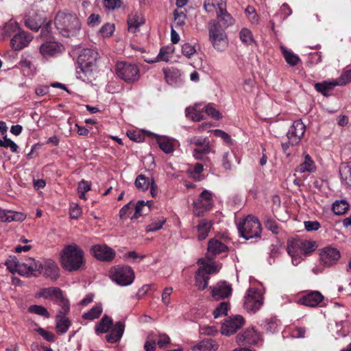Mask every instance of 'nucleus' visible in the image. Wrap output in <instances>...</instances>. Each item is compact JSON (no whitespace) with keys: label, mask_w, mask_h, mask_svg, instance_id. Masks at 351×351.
I'll use <instances>...</instances> for the list:
<instances>
[{"label":"nucleus","mask_w":351,"mask_h":351,"mask_svg":"<svg viewBox=\"0 0 351 351\" xmlns=\"http://www.w3.org/2000/svg\"><path fill=\"white\" fill-rule=\"evenodd\" d=\"M41 271L47 278L56 280L59 278V268L56 263L52 260H48L43 265Z\"/></svg>","instance_id":"22"},{"label":"nucleus","mask_w":351,"mask_h":351,"mask_svg":"<svg viewBox=\"0 0 351 351\" xmlns=\"http://www.w3.org/2000/svg\"><path fill=\"white\" fill-rule=\"evenodd\" d=\"M53 21L51 20L47 21L42 25L40 29V33L39 35L40 39L43 40H49L54 39V32L52 27Z\"/></svg>","instance_id":"30"},{"label":"nucleus","mask_w":351,"mask_h":351,"mask_svg":"<svg viewBox=\"0 0 351 351\" xmlns=\"http://www.w3.org/2000/svg\"><path fill=\"white\" fill-rule=\"evenodd\" d=\"M228 302H221L213 312L214 317L217 318L223 315H226L228 310Z\"/></svg>","instance_id":"57"},{"label":"nucleus","mask_w":351,"mask_h":351,"mask_svg":"<svg viewBox=\"0 0 351 351\" xmlns=\"http://www.w3.org/2000/svg\"><path fill=\"white\" fill-rule=\"evenodd\" d=\"M25 219V215L20 212L0 208V221H22Z\"/></svg>","instance_id":"24"},{"label":"nucleus","mask_w":351,"mask_h":351,"mask_svg":"<svg viewBox=\"0 0 351 351\" xmlns=\"http://www.w3.org/2000/svg\"><path fill=\"white\" fill-rule=\"evenodd\" d=\"M19 64L22 69H27L29 70L28 74L33 73V72L36 70L35 66L31 60L27 58L22 57L19 62Z\"/></svg>","instance_id":"59"},{"label":"nucleus","mask_w":351,"mask_h":351,"mask_svg":"<svg viewBox=\"0 0 351 351\" xmlns=\"http://www.w3.org/2000/svg\"><path fill=\"white\" fill-rule=\"evenodd\" d=\"M218 348L217 343L213 339H206L201 341L195 347V351H216Z\"/></svg>","instance_id":"38"},{"label":"nucleus","mask_w":351,"mask_h":351,"mask_svg":"<svg viewBox=\"0 0 351 351\" xmlns=\"http://www.w3.org/2000/svg\"><path fill=\"white\" fill-rule=\"evenodd\" d=\"M315 168V163L311 157L306 154L304 160L297 167L296 171L300 173L311 172Z\"/></svg>","instance_id":"42"},{"label":"nucleus","mask_w":351,"mask_h":351,"mask_svg":"<svg viewBox=\"0 0 351 351\" xmlns=\"http://www.w3.org/2000/svg\"><path fill=\"white\" fill-rule=\"evenodd\" d=\"M103 312V308L101 304L94 306L89 311L82 315V318L86 320L92 321L99 318Z\"/></svg>","instance_id":"40"},{"label":"nucleus","mask_w":351,"mask_h":351,"mask_svg":"<svg viewBox=\"0 0 351 351\" xmlns=\"http://www.w3.org/2000/svg\"><path fill=\"white\" fill-rule=\"evenodd\" d=\"M228 251V246L221 241L211 239L208 243L206 256L208 260H213L216 256Z\"/></svg>","instance_id":"18"},{"label":"nucleus","mask_w":351,"mask_h":351,"mask_svg":"<svg viewBox=\"0 0 351 351\" xmlns=\"http://www.w3.org/2000/svg\"><path fill=\"white\" fill-rule=\"evenodd\" d=\"M339 174L342 182L351 188V166L346 164L341 165Z\"/></svg>","instance_id":"41"},{"label":"nucleus","mask_w":351,"mask_h":351,"mask_svg":"<svg viewBox=\"0 0 351 351\" xmlns=\"http://www.w3.org/2000/svg\"><path fill=\"white\" fill-rule=\"evenodd\" d=\"M71 325V322L66 315L57 314L56 316V329L59 335L66 333Z\"/></svg>","instance_id":"26"},{"label":"nucleus","mask_w":351,"mask_h":351,"mask_svg":"<svg viewBox=\"0 0 351 351\" xmlns=\"http://www.w3.org/2000/svg\"><path fill=\"white\" fill-rule=\"evenodd\" d=\"M54 302L60 306V309L58 311V314L66 315L70 312V303L69 300L64 296L63 291Z\"/></svg>","instance_id":"39"},{"label":"nucleus","mask_w":351,"mask_h":351,"mask_svg":"<svg viewBox=\"0 0 351 351\" xmlns=\"http://www.w3.org/2000/svg\"><path fill=\"white\" fill-rule=\"evenodd\" d=\"M280 50L287 63L291 66H296L300 61V57L292 51L287 49L285 47L281 46Z\"/></svg>","instance_id":"36"},{"label":"nucleus","mask_w":351,"mask_h":351,"mask_svg":"<svg viewBox=\"0 0 351 351\" xmlns=\"http://www.w3.org/2000/svg\"><path fill=\"white\" fill-rule=\"evenodd\" d=\"M226 29L216 20H212L208 24L209 40L217 51H223L228 45Z\"/></svg>","instance_id":"3"},{"label":"nucleus","mask_w":351,"mask_h":351,"mask_svg":"<svg viewBox=\"0 0 351 351\" xmlns=\"http://www.w3.org/2000/svg\"><path fill=\"white\" fill-rule=\"evenodd\" d=\"M263 304V295L261 290L250 287L247 289L243 306L247 311L256 312L261 307Z\"/></svg>","instance_id":"8"},{"label":"nucleus","mask_w":351,"mask_h":351,"mask_svg":"<svg viewBox=\"0 0 351 351\" xmlns=\"http://www.w3.org/2000/svg\"><path fill=\"white\" fill-rule=\"evenodd\" d=\"M213 132L215 136L221 138L226 144H232V139L228 133L219 129L213 130Z\"/></svg>","instance_id":"61"},{"label":"nucleus","mask_w":351,"mask_h":351,"mask_svg":"<svg viewBox=\"0 0 351 351\" xmlns=\"http://www.w3.org/2000/svg\"><path fill=\"white\" fill-rule=\"evenodd\" d=\"M111 328L110 334L106 336V339L109 343H114L121 339L125 330V324L123 322L119 321Z\"/></svg>","instance_id":"21"},{"label":"nucleus","mask_w":351,"mask_h":351,"mask_svg":"<svg viewBox=\"0 0 351 351\" xmlns=\"http://www.w3.org/2000/svg\"><path fill=\"white\" fill-rule=\"evenodd\" d=\"M338 83L334 82L323 81L322 82L315 83L314 85L315 89L322 93L325 97H328L330 94V92L337 86Z\"/></svg>","instance_id":"33"},{"label":"nucleus","mask_w":351,"mask_h":351,"mask_svg":"<svg viewBox=\"0 0 351 351\" xmlns=\"http://www.w3.org/2000/svg\"><path fill=\"white\" fill-rule=\"evenodd\" d=\"M116 73L119 77L127 83H134L140 78V70L135 64L119 62L116 64Z\"/></svg>","instance_id":"6"},{"label":"nucleus","mask_w":351,"mask_h":351,"mask_svg":"<svg viewBox=\"0 0 351 351\" xmlns=\"http://www.w3.org/2000/svg\"><path fill=\"white\" fill-rule=\"evenodd\" d=\"M111 279L121 286L131 285L134 280V271L128 265H116L110 270Z\"/></svg>","instance_id":"5"},{"label":"nucleus","mask_w":351,"mask_h":351,"mask_svg":"<svg viewBox=\"0 0 351 351\" xmlns=\"http://www.w3.org/2000/svg\"><path fill=\"white\" fill-rule=\"evenodd\" d=\"M28 312L40 315L45 318H49L50 317V314L47 311V308L40 305L34 304L29 306L28 308Z\"/></svg>","instance_id":"52"},{"label":"nucleus","mask_w":351,"mask_h":351,"mask_svg":"<svg viewBox=\"0 0 351 351\" xmlns=\"http://www.w3.org/2000/svg\"><path fill=\"white\" fill-rule=\"evenodd\" d=\"M264 224L265 228L273 234H278L279 233V226L276 221L272 217L266 216L264 219Z\"/></svg>","instance_id":"49"},{"label":"nucleus","mask_w":351,"mask_h":351,"mask_svg":"<svg viewBox=\"0 0 351 351\" xmlns=\"http://www.w3.org/2000/svg\"><path fill=\"white\" fill-rule=\"evenodd\" d=\"M217 20L223 27L228 28L234 23V19L226 9L223 12H217Z\"/></svg>","instance_id":"35"},{"label":"nucleus","mask_w":351,"mask_h":351,"mask_svg":"<svg viewBox=\"0 0 351 351\" xmlns=\"http://www.w3.org/2000/svg\"><path fill=\"white\" fill-rule=\"evenodd\" d=\"M209 276L204 269L199 268L195 276V285L199 290H204L208 284Z\"/></svg>","instance_id":"29"},{"label":"nucleus","mask_w":351,"mask_h":351,"mask_svg":"<svg viewBox=\"0 0 351 351\" xmlns=\"http://www.w3.org/2000/svg\"><path fill=\"white\" fill-rule=\"evenodd\" d=\"M152 178L150 180L148 177L143 174L138 175L135 180L136 187L142 191L147 190L152 182Z\"/></svg>","instance_id":"43"},{"label":"nucleus","mask_w":351,"mask_h":351,"mask_svg":"<svg viewBox=\"0 0 351 351\" xmlns=\"http://www.w3.org/2000/svg\"><path fill=\"white\" fill-rule=\"evenodd\" d=\"M99 57L97 51L91 49H83L77 58L78 68L80 69L82 73H87L92 71V67L95 64L96 60Z\"/></svg>","instance_id":"9"},{"label":"nucleus","mask_w":351,"mask_h":351,"mask_svg":"<svg viewBox=\"0 0 351 351\" xmlns=\"http://www.w3.org/2000/svg\"><path fill=\"white\" fill-rule=\"evenodd\" d=\"M62 45L56 40V38L49 40H43L40 46V53L44 57H51L61 51Z\"/></svg>","instance_id":"19"},{"label":"nucleus","mask_w":351,"mask_h":351,"mask_svg":"<svg viewBox=\"0 0 351 351\" xmlns=\"http://www.w3.org/2000/svg\"><path fill=\"white\" fill-rule=\"evenodd\" d=\"M152 203V201L145 202L143 200H139L134 205L133 204V210H135L134 215L132 216L131 219H137L140 216L144 215L143 208L145 206H148V211L150 210V204Z\"/></svg>","instance_id":"44"},{"label":"nucleus","mask_w":351,"mask_h":351,"mask_svg":"<svg viewBox=\"0 0 351 351\" xmlns=\"http://www.w3.org/2000/svg\"><path fill=\"white\" fill-rule=\"evenodd\" d=\"M36 332L49 342H53L55 341V335L51 332L47 331L43 328H37Z\"/></svg>","instance_id":"63"},{"label":"nucleus","mask_w":351,"mask_h":351,"mask_svg":"<svg viewBox=\"0 0 351 351\" xmlns=\"http://www.w3.org/2000/svg\"><path fill=\"white\" fill-rule=\"evenodd\" d=\"M349 208V205L346 200L336 201L332 204V210L335 215L345 214Z\"/></svg>","instance_id":"45"},{"label":"nucleus","mask_w":351,"mask_h":351,"mask_svg":"<svg viewBox=\"0 0 351 351\" xmlns=\"http://www.w3.org/2000/svg\"><path fill=\"white\" fill-rule=\"evenodd\" d=\"M213 226L211 221L207 219L199 220L197 228V239L199 241L204 240L208 235V233Z\"/></svg>","instance_id":"28"},{"label":"nucleus","mask_w":351,"mask_h":351,"mask_svg":"<svg viewBox=\"0 0 351 351\" xmlns=\"http://www.w3.org/2000/svg\"><path fill=\"white\" fill-rule=\"evenodd\" d=\"M306 130V125L301 119L293 121L287 133V139H291V143L298 145L301 141Z\"/></svg>","instance_id":"14"},{"label":"nucleus","mask_w":351,"mask_h":351,"mask_svg":"<svg viewBox=\"0 0 351 351\" xmlns=\"http://www.w3.org/2000/svg\"><path fill=\"white\" fill-rule=\"evenodd\" d=\"M143 23H144V20L140 17L137 12H132L128 15V25L130 32H135Z\"/></svg>","instance_id":"34"},{"label":"nucleus","mask_w":351,"mask_h":351,"mask_svg":"<svg viewBox=\"0 0 351 351\" xmlns=\"http://www.w3.org/2000/svg\"><path fill=\"white\" fill-rule=\"evenodd\" d=\"M197 264L202 265L200 269H204L206 271V275L215 274L217 272V267L214 264L208 263L204 259L201 258L197 261Z\"/></svg>","instance_id":"56"},{"label":"nucleus","mask_w":351,"mask_h":351,"mask_svg":"<svg viewBox=\"0 0 351 351\" xmlns=\"http://www.w3.org/2000/svg\"><path fill=\"white\" fill-rule=\"evenodd\" d=\"M193 213L195 216L201 217L213 206V194L208 190H204L193 202Z\"/></svg>","instance_id":"7"},{"label":"nucleus","mask_w":351,"mask_h":351,"mask_svg":"<svg viewBox=\"0 0 351 351\" xmlns=\"http://www.w3.org/2000/svg\"><path fill=\"white\" fill-rule=\"evenodd\" d=\"M205 113H206L209 117L219 120L221 118V113L219 110H216L213 104H208L204 107Z\"/></svg>","instance_id":"58"},{"label":"nucleus","mask_w":351,"mask_h":351,"mask_svg":"<svg viewBox=\"0 0 351 351\" xmlns=\"http://www.w3.org/2000/svg\"><path fill=\"white\" fill-rule=\"evenodd\" d=\"M166 222V218L160 217L156 220H153L152 223L146 227V232H154L160 230L164 223Z\"/></svg>","instance_id":"51"},{"label":"nucleus","mask_w":351,"mask_h":351,"mask_svg":"<svg viewBox=\"0 0 351 351\" xmlns=\"http://www.w3.org/2000/svg\"><path fill=\"white\" fill-rule=\"evenodd\" d=\"M241 237L249 240L253 238H260L261 224L259 220L252 215L247 216L237 226Z\"/></svg>","instance_id":"4"},{"label":"nucleus","mask_w":351,"mask_h":351,"mask_svg":"<svg viewBox=\"0 0 351 351\" xmlns=\"http://www.w3.org/2000/svg\"><path fill=\"white\" fill-rule=\"evenodd\" d=\"M62 291L58 287H48V288H43L40 291L36 294L37 297H41L45 299H53L55 300L60 295V293Z\"/></svg>","instance_id":"32"},{"label":"nucleus","mask_w":351,"mask_h":351,"mask_svg":"<svg viewBox=\"0 0 351 351\" xmlns=\"http://www.w3.org/2000/svg\"><path fill=\"white\" fill-rule=\"evenodd\" d=\"M237 160V157L232 152H226L223 154L222 158V167L228 171H230L232 167V162Z\"/></svg>","instance_id":"48"},{"label":"nucleus","mask_w":351,"mask_h":351,"mask_svg":"<svg viewBox=\"0 0 351 351\" xmlns=\"http://www.w3.org/2000/svg\"><path fill=\"white\" fill-rule=\"evenodd\" d=\"M188 143L197 147L193 151V156L196 159H202L203 155L210 152V142L207 138L195 136L189 138Z\"/></svg>","instance_id":"10"},{"label":"nucleus","mask_w":351,"mask_h":351,"mask_svg":"<svg viewBox=\"0 0 351 351\" xmlns=\"http://www.w3.org/2000/svg\"><path fill=\"white\" fill-rule=\"evenodd\" d=\"M231 285L226 282H220L212 288V296L215 300H221L229 297L232 294Z\"/></svg>","instance_id":"20"},{"label":"nucleus","mask_w":351,"mask_h":351,"mask_svg":"<svg viewBox=\"0 0 351 351\" xmlns=\"http://www.w3.org/2000/svg\"><path fill=\"white\" fill-rule=\"evenodd\" d=\"M90 253L100 261L110 262L115 257V252L106 244L94 245L91 247Z\"/></svg>","instance_id":"12"},{"label":"nucleus","mask_w":351,"mask_h":351,"mask_svg":"<svg viewBox=\"0 0 351 351\" xmlns=\"http://www.w3.org/2000/svg\"><path fill=\"white\" fill-rule=\"evenodd\" d=\"M157 143L159 147L165 154H171L175 149L176 142L173 139L169 138L167 137L157 136Z\"/></svg>","instance_id":"31"},{"label":"nucleus","mask_w":351,"mask_h":351,"mask_svg":"<svg viewBox=\"0 0 351 351\" xmlns=\"http://www.w3.org/2000/svg\"><path fill=\"white\" fill-rule=\"evenodd\" d=\"M14 266L19 267V274L26 276L32 275L37 276L41 274V268H43V265L39 261L32 258H27L23 265H14Z\"/></svg>","instance_id":"13"},{"label":"nucleus","mask_w":351,"mask_h":351,"mask_svg":"<svg viewBox=\"0 0 351 351\" xmlns=\"http://www.w3.org/2000/svg\"><path fill=\"white\" fill-rule=\"evenodd\" d=\"M325 298L318 291H306L298 300V303L309 307L322 306Z\"/></svg>","instance_id":"11"},{"label":"nucleus","mask_w":351,"mask_h":351,"mask_svg":"<svg viewBox=\"0 0 351 351\" xmlns=\"http://www.w3.org/2000/svg\"><path fill=\"white\" fill-rule=\"evenodd\" d=\"M173 51V47L172 46L162 47L157 56V58L162 61L167 62L169 60L170 55Z\"/></svg>","instance_id":"54"},{"label":"nucleus","mask_w":351,"mask_h":351,"mask_svg":"<svg viewBox=\"0 0 351 351\" xmlns=\"http://www.w3.org/2000/svg\"><path fill=\"white\" fill-rule=\"evenodd\" d=\"M113 322L111 317L104 315L99 322L95 326V331L97 335L106 333L112 327Z\"/></svg>","instance_id":"27"},{"label":"nucleus","mask_w":351,"mask_h":351,"mask_svg":"<svg viewBox=\"0 0 351 351\" xmlns=\"http://www.w3.org/2000/svg\"><path fill=\"white\" fill-rule=\"evenodd\" d=\"M53 23L64 37L76 36L81 29V22L77 16L72 13L59 11L55 16Z\"/></svg>","instance_id":"2"},{"label":"nucleus","mask_w":351,"mask_h":351,"mask_svg":"<svg viewBox=\"0 0 351 351\" xmlns=\"http://www.w3.org/2000/svg\"><path fill=\"white\" fill-rule=\"evenodd\" d=\"M300 251L303 254L307 255L314 252L316 250L317 245L316 244L315 241L311 240H305L303 241H300Z\"/></svg>","instance_id":"47"},{"label":"nucleus","mask_w":351,"mask_h":351,"mask_svg":"<svg viewBox=\"0 0 351 351\" xmlns=\"http://www.w3.org/2000/svg\"><path fill=\"white\" fill-rule=\"evenodd\" d=\"M186 117L194 121H200L204 119V115L202 112L198 111L195 108H186Z\"/></svg>","instance_id":"50"},{"label":"nucleus","mask_w":351,"mask_h":351,"mask_svg":"<svg viewBox=\"0 0 351 351\" xmlns=\"http://www.w3.org/2000/svg\"><path fill=\"white\" fill-rule=\"evenodd\" d=\"M0 147H10V150L13 153H19V146L11 139L7 138L6 136L3 137V139H0Z\"/></svg>","instance_id":"55"},{"label":"nucleus","mask_w":351,"mask_h":351,"mask_svg":"<svg viewBox=\"0 0 351 351\" xmlns=\"http://www.w3.org/2000/svg\"><path fill=\"white\" fill-rule=\"evenodd\" d=\"M300 241L297 239H290L287 241V250L291 257L298 255V251L300 250Z\"/></svg>","instance_id":"46"},{"label":"nucleus","mask_w":351,"mask_h":351,"mask_svg":"<svg viewBox=\"0 0 351 351\" xmlns=\"http://www.w3.org/2000/svg\"><path fill=\"white\" fill-rule=\"evenodd\" d=\"M244 324V319L241 315H236L225 321L221 326V334L226 336H230L241 328Z\"/></svg>","instance_id":"15"},{"label":"nucleus","mask_w":351,"mask_h":351,"mask_svg":"<svg viewBox=\"0 0 351 351\" xmlns=\"http://www.w3.org/2000/svg\"><path fill=\"white\" fill-rule=\"evenodd\" d=\"M340 257L339 251L334 247H324L320 253L321 263L326 267H330L336 264Z\"/></svg>","instance_id":"17"},{"label":"nucleus","mask_w":351,"mask_h":351,"mask_svg":"<svg viewBox=\"0 0 351 351\" xmlns=\"http://www.w3.org/2000/svg\"><path fill=\"white\" fill-rule=\"evenodd\" d=\"M133 211V204L132 202L125 205L119 210V217L121 219H127Z\"/></svg>","instance_id":"60"},{"label":"nucleus","mask_w":351,"mask_h":351,"mask_svg":"<svg viewBox=\"0 0 351 351\" xmlns=\"http://www.w3.org/2000/svg\"><path fill=\"white\" fill-rule=\"evenodd\" d=\"M45 21V17H42L36 14L34 16H29L26 18L25 19V25L32 31L38 32Z\"/></svg>","instance_id":"25"},{"label":"nucleus","mask_w":351,"mask_h":351,"mask_svg":"<svg viewBox=\"0 0 351 351\" xmlns=\"http://www.w3.org/2000/svg\"><path fill=\"white\" fill-rule=\"evenodd\" d=\"M237 341L246 344H256L259 339L256 330L254 328H248L242 334H239L237 337Z\"/></svg>","instance_id":"23"},{"label":"nucleus","mask_w":351,"mask_h":351,"mask_svg":"<svg viewBox=\"0 0 351 351\" xmlns=\"http://www.w3.org/2000/svg\"><path fill=\"white\" fill-rule=\"evenodd\" d=\"M195 52L196 49L195 46L190 43H184L182 46V53L187 58H191Z\"/></svg>","instance_id":"62"},{"label":"nucleus","mask_w":351,"mask_h":351,"mask_svg":"<svg viewBox=\"0 0 351 351\" xmlns=\"http://www.w3.org/2000/svg\"><path fill=\"white\" fill-rule=\"evenodd\" d=\"M239 37L242 43L247 45H251L254 41L252 32L247 28H243L240 31Z\"/></svg>","instance_id":"53"},{"label":"nucleus","mask_w":351,"mask_h":351,"mask_svg":"<svg viewBox=\"0 0 351 351\" xmlns=\"http://www.w3.org/2000/svg\"><path fill=\"white\" fill-rule=\"evenodd\" d=\"M21 29L18 23L12 20L6 23L2 29V36L5 39V38L11 36L12 34L14 35L16 33Z\"/></svg>","instance_id":"37"},{"label":"nucleus","mask_w":351,"mask_h":351,"mask_svg":"<svg viewBox=\"0 0 351 351\" xmlns=\"http://www.w3.org/2000/svg\"><path fill=\"white\" fill-rule=\"evenodd\" d=\"M60 261L62 267L68 271H75L86 263L84 252L76 243L66 245L61 251Z\"/></svg>","instance_id":"1"},{"label":"nucleus","mask_w":351,"mask_h":351,"mask_svg":"<svg viewBox=\"0 0 351 351\" xmlns=\"http://www.w3.org/2000/svg\"><path fill=\"white\" fill-rule=\"evenodd\" d=\"M335 82L338 83V85H346L350 83L351 82V69L343 72L338 79V81Z\"/></svg>","instance_id":"64"},{"label":"nucleus","mask_w":351,"mask_h":351,"mask_svg":"<svg viewBox=\"0 0 351 351\" xmlns=\"http://www.w3.org/2000/svg\"><path fill=\"white\" fill-rule=\"evenodd\" d=\"M33 36L21 29L16 33L10 40V45L14 50H21L32 40Z\"/></svg>","instance_id":"16"}]
</instances>
